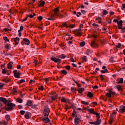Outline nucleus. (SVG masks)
Wrapping results in <instances>:
<instances>
[{
  "instance_id": "6",
  "label": "nucleus",
  "mask_w": 125,
  "mask_h": 125,
  "mask_svg": "<svg viewBox=\"0 0 125 125\" xmlns=\"http://www.w3.org/2000/svg\"><path fill=\"white\" fill-rule=\"evenodd\" d=\"M51 60L54 61L55 63H58V62H61V59L59 58H55V57H53L51 58Z\"/></svg>"
},
{
  "instance_id": "23",
  "label": "nucleus",
  "mask_w": 125,
  "mask_h": 125,
  "mask_svg": "<svg viewBox=\"0 0 125 125\" xmlns=\"http://www.w3.org/2000/svg\"><path fill=\"white\" fill-rule=\"evenodd\" d=\"M12 64H11V62H9L7 64V68L9 69H12Z\"/></svg>"
},
{
  "instance_id": "49",
  "label": "nucleus",
  "mask_w": 125,
  "mask_h": 125,
  "mask_svg": "<svg viewBox=\"0 0 125 125\" xmlns=\"http://www.w3.org/2000/svg\"><path fill=\"white\" fill-rule=\"evenodd\" d=\"M70 61L71 62H73V63H75V62H76V61H75V60L73 58H70Z\"/></svg>"
},
{
  "instance_id": "51",
  "label": "nucleus",
  "mask_w": 125,
  "mask_h": 125,
  "mask_svg": "<svg viewBox=\"0 0 125 125\" xmlns=\"http://www.w3.org/2000/svg\"><path fill=\"white\" fill-rule=\"evenodd\" d=\"M20 113L21 115H24L25 114V111L24 110H21Z\"/></svg>"
},
{
  "instance_id": "3",
  "label": "nucleus",
  "mask_w": 125,
  "mask_h": 125,
  "mask_svg": "<svg viewBox=\"0 0 125 125\" xmlns=\"http://www.w3.org/2000/svg\"><path fill=\"white\" fill-rule=\"evenodd\" d=\"M20 41V39H19V37H16L15 38H12L11 39L12 42H14L15 43V45H17L18 43H19V42Z\"/></svg>"
},
{
  "instance_id": "44",
  "label": "nucleus",
  "mask_w": 125,
  "mask_h": 125,
  "mask_svg": "<svg viewBox=\"0 0 125 125\" xmlns=\"http://www.w3.org/2000/svg\"><path fill=\"white\" fill-rule=\"evenodd\" d=\"M37 19H38V20H39L40 21H42V17L39 16L37 18Z\"/></svg>"
},
{
  "instance_id": "50",
  "label": "nucleus",
  "mask_w": 125,
  "mask_h": 125,
  "mask_svg": "<svg viewBox=\"0 0 125 125\" xmlns=\"http://www.w3.org/2000/svg\"><path fill=\"white\" fill-rule=\"evenodd\" d=\"M110 62H115V61H114V58H111L109 59Z\"/></svg>"
},
{
  "instance_id": "64",
  "label": "nucleus",
  "mask_w": 125,
  "mask_h": 125,
  "mask_svg": "<svg viewBox=\"0 0 125 125\" xmlns=\"http://www.w3.org/2000/svg\"><path fill=\"white\" fill-rule=\"evenodd\" d=\"M81 11L82 13H83V14H84V13H85V10H81Z\"/></svg>"
},
{
  "instance_id": "1",
  "label": "nucleus",
  "mask_w": 125,
  "mask_h": 125,
  "mask_svg": "<svg viewBox=\"0 0 125 125\" xmlns=\"http://www.w3.org/2000/svg\"><path fill=\"white\" fill-rule=\"evenodd\" d=\"M15 108V104L10 103V101H8L5 104V109L6 111H12Z\"/></svg>"
},
{
  "instance_id": "63",
  "label": "nucleus",
  "mask_w": 125,
  "mask_h": 125,
  "mask_svg": "<svg viewBox=\"0 0 125 125\" xmlns=\"http://www.w3.org/2000/svg\"><path fill=\"white\" fill-rule=\"evenodd\" d=\"M3 125H7V122L3 121Z\"/></svg>"
},
{
  "instance_id": "19",
  "label": "nucleus",
  "mask_w": 125,
  "mask_h": 125,
  "mask_svg": "<svg viewBox=\"0 0 125 125\" xmlns=\"http://www.w3.org/2000/svg\"><path fill=\"white\" fill-rule=\"evenodd\" d=\"M55 11V15L56 16H59V13H58V11H59V9H58V8H55L54 10Z\"/></svg>"
},
{
  "instance_id": "26",
  "label": "nucleus",
  "mask_w": 125,
  "mask_h": 125,
  "mask_svg": "<svg viewBox=\"0 0 125 125\" xmlns=\"http://www.w3.org/2000/svg\"><path fill=\"white\" fill-rule=\"evenodd\" d=\"M26 105H27V106H31V105H32V101H31V100H28V101H27V104H26Z\"/></svg>"
},
{
  "instance_id": "56",
  "label": "nucleus",
  "mask_w": 125,
  "mask_h": 125,
  "mask_svg": "<svg viewBox=\"0 0 125 125\" xmlns=\"http://www.w3.org/2000/svg\"><path fill=\"white\" fill-rule=\"evenodd\" d=\"M69 28H74V27H75V25L74 24H70L69 25Z\"/></svg>"
},
{
  "instance_id": "59",
  "label": "nucleus",
  "mask_w": 125,
  "mask_h": 125,
  "mask_svg": "<svg viewBox=\"0 0 125 125\" xmlns=\"http://www.w3.org/2000/svg\"><path fill=\"white\" fill-rule=\"evenodd\" d=\"M48 20H52V21H54V20H55V19L53 18H48Z\"/></svg>"
},
{
  "instance_id": "4",
  "label": "nucleus",
  "mask_w": 125,
  "mask_h": 125,
  "mask_svg": "<svg viewBox=\"0 0 125 125\" xmlns=\"http://www.w3.org/2000/svg\"><path fill=\"white\" fill-rule=\"evenodd\" d=\"M23 43H25V44H27V45H29L30 44V41H29V39L26 38H23V41L21 42V44H24Z\"/></svg>"
},
{
  "instance_id": "33",
  "label": "nucleus",
  "mask_w": 125,
  "mask_h": 125,
  "mask_svg": "<svg viewBox=\"0 0 125 125\" xmlns=\"http://www.w3.org/2000/svg\"><path fill=\"white\" fill-rule=\"evenodd\" d=\"M118 25L122 26L123 25V21L121 20L120 21L117 22Z\"/></svg>"
},
{
  "instance_id": "37",
  "label": "nucleus",
  "mask_w": 125,
  "mask_h": 125,
  "mask_svg": "<svg viewBox=\"0 0 125 125\" xmlns=\"http://www.w3.org/2000/svg\"><path fill=\"white\" fill-rule=\"evenodd\" d=\"M9 47H10V44H7L5 45V48L6 49H9Z\"/></svg>"
},
{
  "instance_id": "28",
  "label": "nucleus",
  "mask_w": 125,
  "mask_h": 125,
  "mask_svg": "<svg viewBox=\"0 0 125 125\" xmlns=\"http://www.w3.org/2000/svg\"><path fill=\"white\" fill-rule=\"evenodd\" d=\"M45 2H44V1L43 0H41V3L40 4V6H44V4Z\"/></svg>"
},
{
  "instance_id": "12",
  "label": "nucleus",
  "mask_w": 125,
  "mask_h": 125,
  "mask_svg": "<svg viewBox=\"0 0 125 125\" xmlns=\"http://www.w3.org/2000/svg\"><path fill=\"white\" fill-rule=\"evenodd\" d=\"M119 111L120 113H122V114L123 113H125V106H121L120 108H119Z\"/></svg>"
},
{
  "instance_id": "60",
  "label": "nucleus",
  "mask_w": 125,
  "mask_h": 125,
  "mask_svg": "<svg viewBox=\"0 0 125 125\" xmlns=\"http://www.w3.org/2000/svg\"><path fill=\"white\" fill-rule=\"evenodd\" d=\"M23 29H24V27H23V26L21 25L20 26V30H21V31H23Z\"/></svg>"
},
{
  "instance_id": "36",
  "label": "nucleus",
  "mask_w": 125,
  "mask_h": 125,
  "mask_svg": "<svg viewBox=\"0 0 125 125\" xmlns=\"http://www.w3.org/2000/svg\"><path fill=\"white\" fill-rule=\"evenodd\" d=\"M61 102H64V103H67V99L63 98L61 99Z\"/></svg>"
},
{
  "instance_id": "27",
  "label": "nucleus",
  "mask_w": 125,
  "mask_h": 125,
  "mask_svg": "<svg viewBox=\"0 0 125 125\" xmlns=\"http://www.w3.org/2000/svg\"><path fill=\"white\" fill-rule=\"evenodd\" d=\"M17 102H18L19 103H22V102H23V100L20 99V98H18L17 99Z\"/></svg>"
},
{
  "instance_id": "20",
  "label": "nucleus",
  "mask_w": 125,
  "mask_h": 125,
  "mask_svg": "<svg viewBox=\"0 0 125 125\" xmlns=\"http://www.w3.org/2000/svg\"><path fill=\"white\" fill-rule=\"evenodd\" d=\"M103 15H102V17H104V15H107L108 14V11L106 10H104L102 12Z\"/></svg>"
},
{
  "instance_id": "31",
  "label": "nucleus",
  "mask_w": 125,
  "mask_h": 125,
  "mask_svg": "<svg viewBox=\"0 0 125 125\" xmlns=\"http://www.w3.org/2000/svg\"><path fill=\"white\" fill-rule=\"evenodd\" d=\"M85 43V42H80V46H81V47L84 46Z\"/></svg>"
},
{
  "instance_id": "43",
  "label": "nucleus",
  "mask_w": 125,
  "mask_h": 125,
  "mask_svg": "<svg viewBox=\"0 0 125 125\" xmlns=\"http://www.w3.org/2000/svg\"><path fill=\"white\" fill-rule=\"evenodd\" d=\"M82 60L83 61H85V62H86V61H87V60H86V56H84V57L82 58Z\"/></svg>"
},
{
  "instance_id": "42",
  "label": "nucleus",
  "mask_w": 125,
  "mask_h": 125,
  "mask_svg": "<svg viewBox=\"0 0 125 125\" xmlns=\"http://www.w3.org/2000/svg\"><path fill=\"white\" fill-rule=\"evenodd\" d=\"M107 72H108V69H104V70H101V72L103 73H107Z\"/></svg>"
},
{
  "instance_id": "40",
  "label": "nucleus",
  "mask_w": 125,
  "mask_h": 125,
  "mask_svg": "<svg viewBox=\"0 0 125 125\" xmlns=\"http://www.w3.org/2000/svg\"><path fill=\"white\" fill-rule=\"evenodd\" d=\"M61 72L63 75H67V71L65 70H62Z\"/></svg>"
},
{
  "instance_id": "47",
  "label": "nucleus",
  "mask_w": 125,
  "mask_h": 125,
  "mask_svg": "<svg viewBox=\"0 0 125 125\" xmlns=\"http://www.w3.org/2000/svg\"><path fill=\"white\" fill-rule=\"evenodd\" d=\"M39 90H43V86L42 85L41 87H39Z\"/></svg>"
},
{
  "instance_id": "38",
  "label": "nucleus",
  "mask_w": 125,
  "mask_h": 125,
  "mask_svg": "<svg viewBox=\"0 0 125 125\" xmlns=\"http://www.w3.org/2000/svg\"><path fill=\"white\" fill-rule=\"evenodd\" d=\"M3 38L5 42H9V40H8V38H7V37H3Z\"/></svg>"
},
{
  "instance_id": "55",
  "label": "nucleus",
  "mask_w": 125,
  "mask_h": 125,
  "mask_svg": "<svg viewBox=\"0 0 125 125\" xmlns=\"http://www.w3.org/2000/svg\"><path fill=\"white\" fill-rule=\"evenodd\" d=\"M97 116V120H100V116L99 115V113H98V115H96Z\"/></svg>"
},
{
  "instance_id": "48",
  "label": "nucleus",
  "mask_w": 125,
  "mask_h": 125,
  "mask_svg": "<svg viewBox=\"0 0 125 125\" xmlns=\"http://www.w3.org/2000/svg\"><path fill=\"white\" fill-rule=\"evenodd\" d=\"M25 82H26L25 81V80L24 79H21L20 81V83H25Z\"/></svg>"
},
{
  "instance_id": "24",
  "label": "nucleus",
  "mask_w": 125,
  "mask_h": 125,
  "mask_svg": "<svg viewBox=\"0 0 125 125\" xmlns=\"http://www.w3.org/2000/svg\"><path fill=\"white\" fill-rule=\"evenodd\" d=\"M75 33H76L75 35L77 36H82V33L79 31V30H77L75 31Z\"/></svg>"
},
{
  "instance_id": "41",
  "label": "nucleus",
  "mask_w": 125,
  "mask_h": 125,
  "mask_svg": "<svg viewBox=\"0 0 125 125\" xmlns=\"http://www.w3.org/2000/svg\"><path fill=\"white\" fill-rule=\"evenodd\" d=\"M12 91L14 92V94H16V93H17V91H16V89L15 88H13L12 89Z\"/></svg>"
},
{
  "instance_id": "45",
  "label": "nucleus",
  "mask_w": 125,
  "mask_h": 125,
  "mask_svg": "<svg viewBox=\"0 0 125 125\" xmlns=\"http://www.w3.org/2000/svg\"><path fill=\"white\" fill-rule=\"evenodd\" d=\"M65 69H66V70H70V69H71V66L67 65V66H65Z\"/></svg>"
},
{
  "instance_id": "39",
  "label": "nucleus",
  "mask_w": 125,
  "mask_h": 125,
  "mask_svg": "<svg viewBox=\"0 0 125 125\" xmlns=\"http://www.w3.org/2000/svg\"><path fill=\"white\" fill-rule=\"evenodd\" d=\"M121 46H122V44H121L120 43H118V45H116V47H117V48H120Z\"/></svg>"
},
{
  "instance_id": "10",
  "label": "nucleus",
  "mask_w": 125,
  "mask_h": 125,
  "mask_svg": "<svg viewBox=\"0 0 125 125\" xmlns=\"http://www.w3.org/2000/svg\"><path fill=\"white\" fill-rule=\"evenodd\" d=\"M115 115H116V113L115 112H113V114H111L110 116V119H109V124L111 125L112 124V123H113V117H115Z\"/></svg>"
},
{
  "instance_id": "30",
  "label": "nucleus",
  "mask_w": 125,
  "mask_h": 125,
  "mask_svg": "<svg viewBox=\"0 0 125 125\" xmlns=\"http://www.w3.org/2000/svg\"><path fill=\"white\" fill-rule=\"evenodd\" d=\"M5 118L7 120V122H8V121L10 120V116H9V115H6Z\"/></svg>"
},
{
  "instance_id": "54",
  "label": "nucleus",
  "mask_w": 125,
  "mask_h": 125,
  "mask_svg": "<svg viewBox=\"0 0 125 125\" xmlns=\"http://www.w3.org/2000/svg\"><path fill=\"white\" fill-rule=\"evenodd\" d=\"M71 107H72V109H73V110H75L76 109V106H75V105H74V104H72L71 105Z\"/></svg>"
},
{
  "instance_id": "53",
  "label": "nucleus",
  "mask_w": 125,
  "mask_h": 125,
  "mask_svg": "<svg viewBox=\"0 0 125 125\" xmlns=\"http://www.w3.org/2000/svg\"><path fill=\"white\" fill-rule=\"evenodd\" d=\"M118 29H122L124 27L123 26V24L121 25H118Z\"/></svg>"
},
{
  "instance_id": "13",
  "label": "nucleus",
  "mask_w": 125,
  "mask_h": 125,
  "mask_svg": "<svg viewBox=\"0 0 125 125\" xmlns=\"http://www.w3.org/2000/svg\"><path fill=\"white\" fill-rule=\"evenodd\" d=\"M31 115V113L26 112L24 115V117L27 120H29L30 119V115Z\"/></svg>"
},
{
  "instance_id": "58",
  "label": "nucleus",
  "mask_w": 125,
  "mask_h": 125,
  "mask_svg": "<svg viewBox=\"0 0 125 125\" xmlns=\"http://www.w3.org/2000/svg\"><path fill=\"white\" fill-rule=\"evenodd\" d=\"M92 26H93L94 27H98V24L96 23H93Z\"/></svg>"
},
{
  "instance_id": "46",
  "label": "nucleus",
  "mask_w": 125,
  "mask_h": 125,
  "mask_svg": "<svg viewBox=\"0 0 125 125\" xmlns=\"http://www.w3.org/2000/svg\"><path fill=\"white\" fill-rule=\"evenodd\" d=\"M80 15H82V13H81V12H78L76 14L77 17H80Z\"/></svg>"
},
{
  "instance_id": "15",
  "label": "nucleus",
  "mask_w": 125,
  "mask_h": 125,
  "mask_svg": "<svg viewBox=\"0 0 125 125\" xmlns=\"http://www.w3.org/2000/svg\"><path fill=\"white\" fill-rule=\"evenodd\" d=\"M58 58H61V59H64V58H66V55H65L64 54H62L57 57Z\"/></svg>"
},
{
  "instance_id": "17",
  "label": "nucleus",
  "mask_w": 125,
  "mask_h": 125,
  "mask_svg": "<svg viewBox=\"0 0 125 125\" xmlns=\"http://www.w3.org/2000/svg\"><path fill=\"white\" fill-rule=\"evenodd\" d=\"M72 116L73 118H77L78 117V115H77V111H76L75 110H73Z\"/></svg>"
},
{
  "instance_id": "32",
  "label": "nucleus",
  "mask_w": 125,
  "mask_h": 125,
  "mask_svg": "<svg viewBox=\"0 0 125 125\" xmlns=\"http://www.w3.org/2000/svg\"><path fill=\"white\" fill-rule=\"evenodd\" d=\"M8 71H6L5 69H2V74L5 75Z\"/></svg>"
},
{
  "instance_id": "5",
  "label": "nucleus",
  "mask_w": 125,
  "mask_h": 125,
  "mask_svg": "<svg viewBox=\"0 0 125 125\" xmlns=\"http://www.w3.org/2000/svg\"><path fill=\"white\" fill-rule=\"evenodd\" d=\"M80 122H81V118L79 117L75 118L74 119L75 125H79L80 124Z\"/></svg>"
},
{
  "instance_id": "9",
  "label": "nucleus",
  "mask_w": 125,
  "mask_h": 125,
  "mask_svg": "<svg viewBox=\"0 0 125 125\" xmlns=\"http://www.w3.org/2000/svg\"><path fill=\"white\" fill-rule=\"evenodd\" d=\"M46 117L43 118L42 119V122L47 124V123H49L50 122V120L48 118V116H46Z\"/></svg>"
},
{
  "instance_id": "7",
  "label": "nucleus",
  "mask_w": 125,
  "mask_h": 125,
  "mask_svg": "<svg viewBox=\"0 0 125 125\" xmlns=\"http://www.w3.org/2000/svg\"><path fill=\"white\" fill-rule=\"evenodd\" d=\"M0 101L1 102H2V103H3L6 105L7 103H8V102L9 101V100H6V99L4 98L0 97Z\"/></svg>"
},
{
  "instance_id": "2",
  "label": "nucleus",
  "mask_w": 125,
  "mask_h": 125,
  "mask_svg": "<svg viewBox=\"0 0 125 125\" xmlns=\"http://www.w3.org/2000/svg\"><path fill=\"white\" fill-rule=\"evenodd\" d=\"M50 112V110H49V108H45L43 111L44 116L48 117V116H49Z\"/></svg>"
},
{
  "instance_id": "35",
  "label": "nucleus",
  "mask_w": 125,
  "mask_h": 125,
  "mask_svg": "<svg viewBox=\"0 0 125 125\" xmlns=\"http://www.w3.org/2000/svg\"><path fill=\"white\" fill-rule=\"evenodd\" d=\"M81 103H82V104H84V105H88V104H89V103L85 102H84L83 101H82L81 102Z\"/></svg>"
},
{
  "instance_id": "18",
  "label": "nucleus",
  "mask_w": 125,
  "mask_h": 125,
  "mask_svg": "<svg viewBox=\"0 0 125 125\" xmlns=\"http://www.w3.org/2000/svg\"><path fill=\"white\" fill-rule=\"evenodd\" d=\"M20 75H21V73H20V72H18L17 73H15L14 77L15 78H17V79H20Z\"/></svg>"
},
{
  "instance_id": "57",
  "label": "nucleus",
  "mask_w": 125,
  "mask_h": 125,
  "mask_svg": "<svg viewBox=\"0 0 125 125\" xmlns=\"http://www.w3.org/2000/svg\"><path fill=\"white\" fill-rule=\"evenodd\" d=\"M3 82H5L6 83H9V79L6 80V79H3Z\"/></svg>"
},
{
  "instance_id": "34",
  "label": "nucleus",
  "mask_w": 125,
  "mask_h": 125,
  "mask_svg": "<svg viewBox=\"0 0 125 125\" xmlns=\"http://www.w3.org/2000/svg\"><path fill=\"white\" fill-rule=\"evenodd\" d=\"M71 90L72 92H75L77 90V89L75 87H71Z\"/></svg>"
},
{
  "instance_id": "29",
  "label": "nucleus",
  "mask_w": 125,
  "mask_h": 125,
  "mask_svg": "<svg viewBox=\"0 0 125 125\" xmlns=\"http://www.w3.org/2000/svg\"><path fill=\"white\" fill-rule=\"evenodd\" d=\"M84 88H81L78 90L79 93H83V91H84Z\"/></svg>"
},
{
  "instance_id": "16",
  "label": "nucleus",
  "mask_w": 125,
  "mask_h": 125,
  "mask_svg": "<svg viewBox=\"0 0 125 125\" xmlns=\"http://www.w3.org/2000/svg\"><path fill=\"white\" fill-rule=\"evenodd\" d=\"M97 45L98 44L97 43H96V42H95L94 41L92 42L91 43V46H92V47H96Z\"/></svg>"
},
{
  "instance_id": "52",
  "label": "nucleus",
  "mask_w": 125,
  "mask_h": 125,
  "mask_svg": "<svg viewBox=\"0 0 125 125\" xmlns=\"http://www.w3.org/2000/svg\"><path fill=\"white\" fill-rule=\"evenodd\" d=\"M121 30H121V33H125V28L123 27V28H121Z\"/></svg>"
},
{
  "instance_id": "21",
  "label": "nucleus",
  "mask_w": 125,
  "mask_h": 125,
  "mask_svg": "<svg viewBox=\"0 0 125 125\" xmlns=\"http://www.w3.org/2000/svg\"><path fill=\"white\" fill-rule=\"evenodd\" d=\"M116 88H117L119 91H122V90H123V88H122V86H121V85H117L116 86Z\"/></svg>"
},
{
  "instance_id": "62",
  "label": "nucleus",
  "mask_w": 125,
  "mask_h": 125,
  "mask_svg": "<svg viewBox=\"0 0 125 125\" xmlns=\"http://www.w3.org/2000/svg\"><path fill=\"white\" fill-rule=\"evenodd\" d=\"M34 64H35V65H38V60L34 61Z\"/></svg>"
},
{
  "instance_id": "22",
  "label": "nucleus",
  "mask_w": 125,
  "mask_h": 125,
  "mask_svg": "<svg viewBox=\"0 0 125 125\" xmlns=\"http://www.w3.org/2000/svg\"><path fill=\"white\" fill-rule=\"evenodd\" d=\"M117 83H124V79L123 78H121L118 82H117Z\"/></svg>"
},
{
  "instance_id": "11",
  "label": "nucleus",
  "mask_w": 125,
  "mask_h": 125,
  "mask_svg": "<svg viewBox=\"0 0 125 125\" xmlns=\"http://www.w3.org/2000/svg\"><path fill=\"white\" fill-rule=\"evenodd\" d=\"M114 94H115V93L112 92V91H109V92L106 94V96H107L108 98H111L112 97V95H113Z\"/></svg>"
},
{
  "instance_id": "8",
  "label": "nucleus",
  "mask_w": 125,
  "mask_h": 125,
  "mask_svg": "<svg viewBox=\"0 0 125 125\" xmlns=\"http://www.w3.org/2000/svg\"><path fill=\"white\" fill-rule=\"evenodd\" d=\"M88 112H89L91 114H93L94 115H98V113L94 112V109L93 108H88L87 109Z\"/></svg>"
},
{
  "instance_id": "14",
  "label": "nucleus",
  "mask_w": 125,
  "mask_h": 125,
  "mask_svg": "<svg viewBox=\"0 0 125 125\" xmlns=\"http://www.w3.org/2000/svg\"><path fill=\"white\" fill-rule=\"evenodd\" d=\"M102 120L101 119L97 120L95 122V125H99L101 124Z\"/></svg>"
},
{
  "instance_id": "25",
  "label": "nucleus",
  "mask_w": 125,
  "mask_h": 125,
  "mask_svg": "<svg viewBox=\"0 0 125 125\" xmlns=\"http://www.w3.org/2000/svg\"><path fill=\"white\" fill-rule=\"evenodd\" d=\"M87 97H89V98H90L92 97V96H93V94H92V93L89 92L87 94Z\"/></svg>"
},
{
  "instance_id": "61",
  "label": "nucleus",
  "mask_w": 125,
  "mask_h": 125,
  "mask_svg": "<svg viewBox=\"0 0 125 125\" xmlns=\"http://www.w3.org/2000/svg\"><path fill=\"white\" fill-rule=\"evenodd\" d=\"M79 28H80L81 29L83 28V24H81Z\"/></svg>"
}]
</instances>
